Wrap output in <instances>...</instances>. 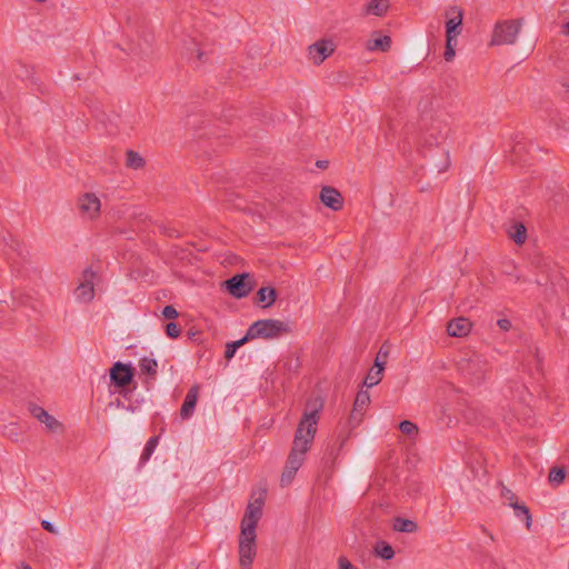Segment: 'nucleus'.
<instances>
[{"label": "nucleus", "mask_w": 569, "mask_h": 569, "mask_svg": "<svg viewBox=\"0 0 569 569\" xmlns=\"http://www.w3.org/2000/svg\"><path fill=\"white\" fill-rule=\"evenodd\" d=\"M323 408L321 398L308 399L303 416L298 425L295 433L291 450L288 455L284 469L281 475V486L286 487L291 483L297 471L305 461V455L310 448L311 442L317 432L320 412Z\"/></svg>", "instance_id": "1"}, {"label": "nucleus", "mask_w": 569, "mask_h": 569, "mask_svg": "<svg viewBox=\"0 0 569 569\" xmlns=\"http://www.w3.org/2000/svg\"><path fill=\"white\" fill-rule=\"evenodd\" d=\"M292 332V323L290 321H282L278 319H262L254 321L247 330V338L249 340L276 339Z\"/></svg>", "instance_id": "2"}, {"label": "nucleus", "mask_w": 569, "mask_h": 569, "mask_svg": "<svg viewBox=\"0 0 569 569\" xmlns=\"http://www.w3.org/2000/svg\"><path fill=\"white\" fill-rule=\"evenodd\" d=\"M521 26V20H505L497 22L492 31L490 46L513 44L520 32Z\"/></svg>", "instance_id": "3"}, {"label": "nucleus", "mask_w": 569, "mask_h": 569, "mask_svg": "<svg viewBox=\"0 0 569 569\" xmlns=\"http://www.w3.org/2000/svg\"><path fill=\"white\" fill-rule=\"evenodd\" d=\"M263 503L264 500L261 496L256 498L253 501H249L241 521L242 536L257 535L256 528L262 517Z\"/></svg>", "instance_id": "4"}, {"label": "nucleus", "mask_w": 569, "mask_h": 569, "mask_svg": "<svg viewBox=\"0 0 569 569\" xmlns=\"http://www.w3.org/2000/svg\"><path fill=\"white\" fill-rule=\"evenodd\" d=\"M77 207L82 219L94 220L100 214L101 201L97 194L86 192L78 198Z\"/></svg>", "instance_id": "5"}, {"label": "nucleus", "mask_w": 569, "mask_h": 569, "mask_svg": "<svg viewBox=\"0 0 569 569\" xmlns=\"http://www.w3.org/2000/svg\"><path fill=\"white\" fill-rule=\"evenodd\" d=\"M257 535L239 537V562L241 569H251L252 561L257 553Z\"/></svg>", "instance_id": "6"}, {"label": "nucleus", "mask_w": 569, "mask_h": 569, "mask_svg": "<svg viewBox=\"0 0 569 569\" xmlns=\"http://www.w3.org/2000/svg\"><path fill=\"white\" fill-rule=\"evenodd\" d=\"M488 370L487 362L479 356L470 358L462 371L475 382L480 383L485 380Z\"/></svg>", "instance_id": "7"}, {"label": "nucleus", "mask_w": 569, "mask_h": 569, "mask_svg": "<svg viewBox=\"0 0 569 569\" xmlns=\"http://www.w3.org/2000/svg\"><path fill=\"white\" fill-rule=\"evenodd\" d=\"M133 379V368L120 361L113 363L110 369V380L116 387H126Z\"/></svg>", "instance_id": "8"}, {"label": "nucleus", "mask_w": 569, "mask_h": 569, "mask_svg": "<svg viewBox=\"0 0 569 569\" xmlns=\"http://www.w3.org/2000/svg\"><path fill=\"white\" fill-rule=\"evenodd\" d=\"M446 17V38H456L462 30L463 11L459 7H451L447 10Z\"/></svg>", "instance_id": "9"}, {"label": "nucleus", "mask_w": 569, "mask_h": 569, "mask_svg": "<svg viewBox=\"0 0 569 569\" xmlns=\"http://www.w3.org/2000/svg\"><path fill=\"white\" fill-rule=\"evenodd\" d=\"M335 50V44L331 40L321 39L313 44L309 46V58L316 63L320 64L328 58Z\"/></svg>", "instance_id": "10"}, {"label": "nucleus", "mask_w": 569, "mask_h": 569, "mask_svg": "<svg viewBox=\"0 0 569 569\" xmlns=\"http://www.w3.org/2000/svg\"><path fill=\"white\" fill-rule=\"evenodd\" d=\"M248 278V273H242L228 279L224 283L229 293L238 299L246 297L251 290V287L247 283Z\"/></svg>", "instance_id": "11"}, {"label": "nucleus", "mask_w": 569, "mask_h": 569, "mask_svg": "<svg viewBox=\"0 0 569 569\" xmlns=\"http://www.w3.org/2000/svg\"><path fill=\"white\" fill-rule=\"evenodd\" d=\"M321 202L333 211H339L343 207L341 193L332 187L326 186L320 191Z\"/></svg>", "instance_id": "12"}, {"label": "nucleus", "mask_w": 569, "mask_h": 569, "mask_svg": "<svg viewBox=\"0 0 569 569\" xmlns=\"http://www.w3.org/2000/svg\"><path fill=\"white\" fill-rule=\"evenodd\" d=\"M94 277V273L92 270L88 269L83 272V282H81L78 288L76 289V296L77 299L82 302H89L94 297V289L92 279Z\"/></svg>", "instance_id": "13"}, {"label": "nucleus", "mask_w": 569, "mask_h": 569, "mask_svg": "<svg viewBox=\"0 0 569 569\" xmlns=\"http://www.w3.org/2000/svg\"><path fill=\"white\" fill-rule=\"evenodd\" d=\"M29 410L36 419L46 425L49 431L56 432L62 429L61 422H59L53 416L49 415L42 407L31 405Z\"/></svg>", "instance_id": "14"}, {"label": "nucleus", "mask_w": 569, "mask_h": 569, "mask_svg": "<svg viewBox=\"0 0 569 569\" xmlns=\"http://www.w3.org/2000/svg\"><path fill=\"white\" fill-rule=\"evenodd\" d=\"M370 403V395L366 390H360L355 399L353 408L350 413V421L352 423H359L362 419L363 411Z\"/></svg>", "instance_id": "15"}, {"label": "nucleus", "mask_w": 569, "mask_h": 569, "mask_svg": "<svg viewBox=\"0 0 569 569\" xmlns=\"http://www.w3.org/2000/svg\"><path fill=\"white\" fill-rule=\"evenodd\" d=\"M199 397V386H192L186 395L184 401L182 403L180 416L182 419H189L194 411L197 401Z\"/></svg>", "instance_id": "16"}, {"label": "nucleus", "mask_w": 569, "mask_h": 569, "mask_svg": "<svg viewBox=\"0 0 569 569\" xmlns=\"http://www.w3.org/2000/svg\"><path fill=\"white\" fill-rule=\"evenodd\" d=\"M471 330V322L463 317L452 319L448 322L447 331L451 337H466Z\"/></svg>", "instance_id": "17"}, {"label": "nucleus", "mask_w": 569, "mask_h": 569, "mask_svg": "<svg viewBox=\"0 0 569 569\" xmlns=\"http://www.w3.org/2000/svg\"><path fill=\"white\" fill-rule=\"evenodd\" d=\"M381 352H378L375 360V368L370 369L368 375L365 378L363 385L368 388L377 386L381 381L382 371H383V362H380Z\"/></svg>", "instance_id": "18"}, {"label": "nucleus", "mask_w": 569, "mask_h": 569, "mask_svg": "<svg viewBox=\"0 0 569 569\" xmlns=\"http://www.w3.org/2000/svg\"><path fill=\"white\" fill-rule=\"evenodd\" d=\"M258 301L262 303L263 308L271 307L277 300V291L272 287H262L257 292Z\"/></svg>", "instance_id": "19"}, {"label": "nucleus", "mask_w": 569, "mask_h": 569, "mask_svg": "<svg viewBox=\"0 0 569 569\" xmlns=\"http://www.w3.org/2000/svg\"><path fill=\"white\" fill-rule=\"evenodd\" d=\"M389 9L388 0H370L366 6V14L382 17Z\"/></svg>", "instance_id": "20"}, {"label": "nucleus", "mask_w": 569, "mask_h": 569, "mask_svg": "<svg viewBox=\"0 0 569 569\" xmlns=\"http://www.w3.org/2000/svg\"><path fill=\"white\" fill-rule=\"evenodd\" d=\"M391 46V39L389 36H380L375 39H370L367 42V49L369 51H376L380 50L382 52H386L390 49Z\"/></svg>", "instance_id": "21"}, {"label": "nucleus", "mask_w": 569, "mask_h": 569, "mask_svg": "<svg viewBox=\"0 0 569 569\" xmlns=\"http://www.w3.org/2000/svg\"><path fill=\"white\" fill-rule=\"evenodd\" d=\"M508 234L516 243L522 244L527 238V230L522 223L516 222L508 229Z\"/></svg>", "instance_id": "22"}, {"label": "nucleus", "mask_w": 569, "mask_h": 569, "mask_svg": "<svg viewBox=\"0 0 569 569\" xmlns=\"http://www.w3.org/2000/svg\"><path fill=\"white\" fill-rule=\"evenodd\" d=\"M139 367L142 373L154 378L158 372V362L153 358L143 357L139 361Z\"/></svg>", "instance_id": "23"}, {"label": "nucleus", "mask_w": 569, "mask_h": 569, "mask_svg": "<svg viewBox=\"0 0 569 569\" xmlns=\"http://www.w3.org/2000/svg\"><path fill=\"white\" fill-rule=\"evenodd\" d=\"M393 530L399 532H415L418 529V526L415 521L403 518H396L392 526Z\"/></svg>", "instance_id": "24"}, {"label": "nucleus", "mask_w": 569, "mask_h": 569, "mask_svg": "<svg viewBox=\"0 0 569 569\" xmlns=\"http://www.w3.org/2000/svg\"><path fill=\"white\" fill-rule=\"evenodd\" d=\"M144 159L140 156V153L128 150L126 153V166L130 169H141L144 166Z\"/></svg>", "instance_id": "25"}, {"label": "nucleus", "mask_w": 569, "mask_h": 569, "mask_svg": "<svg viewBox=\"0 0 569 569\" xmlns=\"http://www.w3.org/2000/svg\"><path fill=\"white\" fill-rule=\"evenodd\" d=\"M511 508L515 511V516L517 518L523 517L526 520V527L527 529H530L531 527V515L529 509L525 506V503H521L519 501H515V503H511Z\"/></svg>", "instance_id": "26"}, {"label": "nucleus", "mask_w": 569, "mask_h": 569, "mask_svg": "<svg viewBox=\"0 0 569 569\" xmlns=\"http://www.w3.org/2000/svg\"><path fill=\"white\" fill-rule=\"evenodd\" d=\"M158 442H159L158 436L151 437L147 441V443L143 448V451L141 453V457H140V465H144L150 459V457L152 456V453L154 452V450L158 446Z\"/></svg>", "instance_id": "27"}, {"label": "nucleus", "mask_w": 569, "mask_h": 569, "mask_svg": "<svg viewBox=\"0 0 569 569\" xmlns=\"http://www.w3.org/2000/svg\"><path fill=\"white\" fill-rule=\"evenodd\" d=\"M375 553L383 560H390L395 556L392 547L385 541L377 542L375 546Z\"/></svg>", "instance_id": "28"}, {"label": "nucleus", "mask_w": 569, "mask_h": 569, "mask_svg": "<svg viewBox=\"0 0 569 569\" xmlns=\"http://www.w3.org/2000/svg\"><path fill=\"white\" fill-rule=\"evenodd\" d=\"M248 341H249V338H247V333H246L241 339H239L237 341L228 342L226 345V351H224L226 359L230 360L231 358H233L236 351Z\"/></svg>", "instance_id": "29"}, {"label": "nucleus", "mask_w": 569, "mask_h": 569, "mask_svg": "<svg viewBox=\"0 0 569 569\" xmlns=\"http://www.w3.org/2000/svg\"><path fill=\"white\" fill-rule=\"evenodd\" d=\"M565 477H566V472L562 468H551L550 469V472H549V481L556 486H559L560 483L563 482L565 480Z\"/></svg>", "instance_id": "30"}, {"label": "nucleus", "mask_w": 569, "mask_h": 569, "mask_svg": "<svg viewBox=\"0 0 569 569\" xmlns=\"http://www.w3.org/2000/svg\"><path fill=\"white\" fill-rule=\"evenodd\" d=\"M399 428L401 430L402 433L411 437V436H415L418 433V427L416 423L409 421V420H403L402 422H400L399 425Z\"/></svg>", "instance_id": "31"}, {"label": "nucleus", "mask_w": 569, "mask_h": 569, "mask_svg": "<svg viewBox=\"0 0 569 569\" xmlns=\"http://www.w3.org/2000/svg\"><path fill=\"white\" fill-rule=\"evenodd\" d=\"M455 44H456L455 38H450V37L446 38V49H445V53H443L446 61H450L455 57V54H456Z\"/></svg>", "instance_id": "32"}, {"label": "nucleus", "mask_w": 569, "mask_h": 569, "mask_svg": "<svg viewBox=\"0 0 569 569\" xmlns=\"http://www.w3.org/2000/svg\"><path fill=\"white\" fill-rule=\"evenodd\" d=\"M181 333V328L176 322H169L166 325V335L171 339H177Z\"/></svg>", "instance_id": "33"}, {"label": "nucleus", "mask_w": 569, "mask_h": 569, "mask_svg": "<svg viewBox=\"0 0 569 569\" xmlns=\"http://www.w3.org/2000/svg\"><path fill=\"white\" fill-rule=\"evenodd\" d=\"M501 497L505 499L509 507H511V503H515V501H518L517 496L505 486L501 489Z\"/></svg>", "instance_id": "34"}, {"label": "nucleus", "mask_w": 569, "mask_h": 569, "mask_svg": "<svg viewBox=\"0 0 569 569\" xmlns=\"http://www.w3.org/2000/svg\"><path fill=\"white\" fill-rule=\"evenodd\" d=\"M441 154H442V158H443L441 163L435 166L439 173L440 172H445L449 168V166H450L448 151L447 150H442Z\"/></svg>", "instance_id": "35"}, {"label": "nucleus", "mask_w": 569, "mask_h": 569, "mask_svg": "<svg viewBox=\"0 0 569 569\" xmlns=\"http://www.w3.org/2000/svg\"><path fill=\"white\" fill-rule=\"evenodd\" d=\"M162 316L166 318V319H176L179 317V312L178 310L173 307V306H166L163 309H162Z\"/></svg>", "instance_id": "36"}, {"label": "nucleus", "mask_w": 569, "mask_h": 569, "mask_svg": "<svg viewBox=\"0 0 569 569\" xmlns=\"http://www.w3.org/2000/svg\"><path fill=\"white\" fill-rule=\"evenodd\" d=\"M340 569H357L347 558L340 557L338 560Z\"/></svg>", "instance_id": "37"}, {"label": "nucleus", "mask_w": 569, "mask_h": 569, "mask_svg": "<svg viewBox=\"0 0 569 569\" xmlns=\"http://www.w3.org/2000/svg\"><path fill=\"white\" fill-rule=\"evenodd\" d=\"M192 52H196L198 62L202 63L203 62L204 52L198 47L197 43H194L193 48L190 49V53L191 54H192Z\"/></svg>", "instance_id": "38"}, {"label": "nucleus", "mask_w": 569, "mask_h": 569, "mask_svg": "<svg viewBox=\"0 0 569 569\" xmlns=\"http://www.w3.org/2000/svg\"><path fill=\"white\" fill-rule=\"evenodd\" d=\"M497 325H498V327H499L502 331H508V330H510V328H511V322H510V320H509V319H506V318H503V319H499V320L497 321Z\"/></svg>", "instance_id": "39"}, {"label": "nucleus", "mask_w": 569, "mask_h": 569, "mask_svg": "<svg viewBox=\"0 0 569 569\" xmlns=\"http://www.w3.org/2000/svg\"><path fill=\"white\" fill-rule=\"evenodd\" d=\"M41 526L44 530H47L50 533H54V535L58 533V530L56 529V527L48 520H42Z\"/></svg>", "instance_id": "40"}, {"label": "nucleus", "mask_w": 569, "mask_h": 569, "mask_svg": "<svg viewBox=\"0 0 569 569\" xmlns=\"http://www.w3.org/2000/svg\"><path fill=\"white\" fill-rule=\"evenodd\" d=\"M316 164H317L318 168L325 169L328 166V161H326V160H318Z\"/></svg>", "instance_id": "41"}, {"label": "nucleus", "mask_w": 569, "mask_h": 569, "mask_svg": "<svg viewBox=\"0 0 569 569\" xmlns=\"http://www.w3.org/2000/svg\"><path fill=\"white\" fill-rule=\"evenodd\" d=\"M562 33L569 36V22L562 26Z\"/></svg>", "instance_id": "42"}, {"label": "nucleus", "mask_w": 569, "mask_h": 569, "mask_svg": "<svg viewBox=\"0 0 569 569\" xmlns=\"http://www.w3.org/2000/svg\"><path fill=\"white\" fill-rule=\"evenodd\" d=\"M379 352H381L380 362H383V365H385L386 363V358H387L388 353L383 352L382 348L379 350Z\"/></svg>", "instance_id": "43"}, {"label": "nucleus", "mask_w": 569, "mask_h": 569, "mask_svg": "<svg viewBox=\"0 0 569 569\" xmlns=\"http://www.w3.org/2000/svg\"><path fill=\"white\" fill-rule=\"evenodd\" d=\"M22 569H32L29 565L23 563Z\"/></svg>", "instance_id": "44"}]
</instances>
